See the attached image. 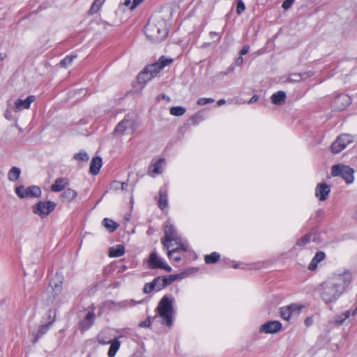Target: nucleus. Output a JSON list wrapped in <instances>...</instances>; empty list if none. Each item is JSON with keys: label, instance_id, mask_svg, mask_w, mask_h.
<instances>
[{"label": "nucleus", "instance_id": "774afa93", "mask_svg": "<svg viewBox=\"0 0 357 357\" xmlns=\"http://www.w3.org/2000/svg\"><path fill=\"white\" fill-rule=\"evenodd\" d=\"M131 4H132L131 0H125V1H124L125 6L130 7Z\"/></svg>", "mask_w": 357, "mask_h": 357}, {"label": "nucleus", "instance_id": "69168bd1", "mask_svg": "<svg viewBox=\"0 0 357 357\" xmlns=\"http://www.w3.org/2000/svg\"><path fill=\"white\" fill-rule=\"evenodd\" d=\"M121 185L122 186H121V190H125L128 186V183L126 182H121Z\"/></svg>", "mask_w": 357, "mask_h": 357}, {"label": "nucleus", "instance_id": "6e6d98bb", "mask_svg": "<svg viewBox=\"0 0 357 357\" xmlns=\"http://www.w3.org/2000/svg\"><path fill=\"white\" fill-rule=\"evenodd\" d=\"M319 263V262L316 261L314 258H312V259L311 260V262L310 263V264L308 266V269L310 271L316 270Z\"/></svg>", "mask_w": 357, "mask_h": 357}, {"label": "nucleus", "instance_id": "6e6552de", "mask_svg": "<svg viewBox=\"0 0 357 357\" xmlns=\"http://www.w3.org/2000/svg\"><path fill=\"white\" fill-rule=\"evenodd\" d=\"M16 195L21 199L27 197H39L41 195L40 188L38 185H31L26 188L20 185L15 188Z\"/></svg>", "mask_w": 357, "mask_h": 357}, {"label": "nucleus", "instance_id": "13d9d810", "mask_svg": "<svg viewBox=\"0 0 357 357\" xmlns=\"http://www.w3.org/2000/svg\"><path fill=\"white\" fill-rule=\"evenodd\" d=\"M311 238H312V241L316 243H320L321 242L319 235L316 233H312Z\"/></svg>", "mask_w": 357, "mask_h": 357}, {"label": "nucleus", "instance_id": "f03ea898", "mask_svg": "<svg viewBox=\"0 0 357 357\" xmlns=\"http://www.w3.org/2000/svg\"><path fill=\"white\" fill-rule=\"evenodd\" d=\"M174 298H170L167 296H164L160 301L156 311L161 318V323L168 327H171L174 320Z\"/></svg>", "mask_w": 357, "mask_h": 357}, {"label": "nucleus", "instance_id": "5fc2aeb1", "mask_svg": "<svg viewBox=\"0 0 357 357\" xmlns=\"http://www.w3.org/2000/svg\"><path fill=\"white\" fill-rule=\"evenodd\" d=\"M294 3V0H285L282 4V8L284 10H287L293 5Z\"/></svg>", "mask_w": 357, "mask_h": 357}, {"label": "nucleus", "instance_id": "b1692460", "mask_svg": "<svg viewBox=\"0 0 357 357\" xmlns=\"http://www.w3.org/2000/svg\"><path fill=\"white\" fill-rule=\"evenodd\" d=\"M149 75L148 77H146V79H152L156 75L161 71L160 69V67L158 66V63H153L150 65H148L144 69Z\"/></svg>", "mask_w": 357, "mask_h": 357}, {"label": "nucleus", "instance_id": "473e14b6", "mask_svg": "<svg viewBox=\"0 0 357 357\" xmlns=\"http://www.w3.org/2000/svg\"><path fill=\"white\" fill-rule=\"evenodd\" d=\"M311 238L312 233L304 235L303 236L297 240L296 245L302 247L307 245L310 241Z\"/></svg>", "mask_w": 357, "mask_h": 357}, {"label": "nucleus", "instance_id": "0e129e2a", "mask_svg": "<svg viewBox=\"0 0 357 357\" xmlns=\"http://www.w3.org/2000/svg\"><path fill=\"white\" fill-rule=\"evenodd\" d=\"M234 70V66L231 65L228 67L227 70L224 73V75H228L230 73H232Z\"/></svg>", "mask_w": 357, "mask_h": 357}, {"label": "nucleus", "instance_id": "864d4df0", "mask_svg": "<svg viewBox=\"0 0 357 357\" xmlns=\"http://www.w3.org/2000/svg\"><path fill=\"white\" fill-rule=\"evenodd\" d=\"M151 324V317H148L144 321L139 324V326L142 328L149 327Z\"/></svg>", "mask_w": 357, "mask_h": 357}, {"label": "nucleus", "instance_id": "a878e982", "mask_svg": "<svg viewBox=\"0 0 357 357\" xmlns=\"http://www.w3.org/2000/svg\"><path fill=\"white\" fill-rule=\"evenodd\" d=\"M110 347L107 353L109 357H114L120 348L121 342L118 337L110 341Z\"/></svg>", "mask_w": 357, "mask_h": 357}, {"label": "nucleus", "instance_id": "c756f323", "mask_svg": "<svg viewBox=\"0 0 357 357\" xmlns=\"http://www.w3.org/2000/svg\"><path fill=\"white\" fill-rule=\"evenodd\" d=\"M105 1V0H94L89 10V14L93 15L98 12L102 5L104 3Z\"/></svg>", "mask_w": 357, "mask_h": 357}, {"label": "nucleus", "instance_id": "f8f14e48", "mask_svg": "<svg viewBox=\"0 0 357 357\" xmlns=\"http://www.w3.org/2000/svg\"><path fill=\"white\" fill-rule=\"evenodd\" d=\"M134 121L130 119L129 115H126L122 121H121L116 126L114 132L116 135H123L129 129H132Z\"/></svg>", "mask_w": 357, "mask_h": 357}, {"label": "nucleus", "instance_id": "4d7b16f0", "mask_svg": "<svg viewBox=\"0 0 357 357\" xmlns=\"http://www.w3.org/2000/svg\"><path fill=\"white\" fill-rule=\"evenodd\" d=\"M209 36L211 38H213L215 36L217 38L216 42L219 43L221 40L222 36L220 33L215 31H211L209 33Z\"/></svg>", "mask_w": 357, "mask_h": 357}, {"label": "nucleus", "instance_id": "39448f33", "mask_svg": "<svg viewBox=\"0 0 357 357\" xmlns=\"http://www.w3.org/2000/svg\"><path fill=\"white\" fill-rule=\"evenodd\" d=\"M56 206V204L52 201H39L33 206V212L40 218H44L50 214L55 209Z\"/></svg>", "mask_w": 357, "mask_h": 357}, {"label": "nucleus", "instance_id": "4be33fe9", "mask_svg": "<svg viewBox=\"0 0 357 357\" xmlns=\"http://www.w3.org/2000/svg\"><path fill=\"white\" fill-rule=\"evenodd\" d=\"M285 99L286 93L282 91L273 93L271 97V102L275 105H282L285 102Z\"/></svg>", "mask_w": 357, "mask_h": 357}, {"label": "nucleus", "instance_id": "412c9836", "mask_svg": "<svg viewBox=\"0 0 357 357\" xmlns=\"http://www.w3.org/2000/svg\"><path fill=\"white\" fill-rule=\"evenodd\" d=\"M102 165V158L96 156L92 158L90 163L89 172L93 175H97Z\"/></svg>", "mask_w": 357, "mask_h": 357}, {"label": "nucleus", "instance_id": "338daca9", "mask_svg": "<svg viewBox=\"0 0 357 357\" xmlns=\"http://www.w3.org/2000/svg\"><path fill=\"white\" fill-rule=\"evenodd\" d=\"M225 102H226L225 100H224V99H220V100H219L217 102V105H218V106H221V105H224Z\"/></svg>", "mask_w": 357, "mask_h": 357}, {"label": "nucleus", "instance_id": "680f3d73", "mask_svg": "<svg viewBox=\"0 0 357 357\" xmlns=\"http://www.w3.org/2000/svg\"><path fill=\"white\" fill-rule=\"evenodd\" d=\"M243 64V59L241 56H239L235 60V65L237 66H241Z\"/></svg>", "mask_w": 357, "mask_h": 357}, {"label": "nucleus", "instance_id": "ea45409f", "mask_svg": "<svg viewBox=\"0 0 357 357\" xmlns=\"http://www.w3.org/2000/svg\"><path fill=\"white\" fill-rule=\"evenodd\" d=\"M97 341L100 344H107L110 343L109 338L107 337L106 333L104 332H100L98 334L96 337Z\"/></svg>", "mask_w": 357, "mask_h": 357}, {"label": "nucleus", "instance_id": "9b49d317", "mask_svg": "<svg viewBox=\"0 0 357 357\" xmlns=\"http://www.w3.org/2000/svg\"><path fill=\"white\" fill-rule=\"evenodd\" d=\"M282 327V324L279 321H268L260 326L259 332L266 334L276 333L281 331Z\"/></svg>", "mask_w": 357, "mask_h": 357}, {"label": "nucleus", "instance_id": "58836bf2", "mask_svg": "<svg viewBox=\"0 0 357 357\" xmlns=\"http://www.w3.org/2000/svg\"><path fill=\"white\" fill-rule=\"evenodd\" d=\"M152 281L155 286L156 291H159L161 289L165 288V284H163L162 277H161V276L156 277Z\"/></svg>", "mask_w": 357, "mask_h": 357}, {"label": "nucleus", "instance_id": "dca6fc26", "mask_svg": "<svg viewBox=\"0 0 357 357\" xmlns=\"http://www.w3.org/2000/svg\"><path fill=\"white\" fill-rule=\"evenodd\" d=\"M62 278L57 274L53 278L50 282V286L52 289L53 299L52 301L56 299V298L61 294L62 290Z\"/></svg>", "mask_w": 357, "mask_h": 357}, {"label": "nucleus", "instance_id": "bf43d9fd", "mask_svg": "<svg viewBox=\"0 0 357 357\" xmlns=\"http://www.w3.org/2000/svg\"><path fill=\"white\" fill-rule=\"evenodd\" d=\"M143 0H132V4L130 7L131 10L135 9L139 4L142 2Z\"/></svg>", "mask_w": 357, "mask_h": 357}, {"label": "nucleus", "instance_id": "37998d69", "mask_svg": "<svg viewBox=\"0 0 357 357\" xmlns=\"http://www.w3.org/2000/svg\"><path fill=\"white\" fill-rule=\"evenodd\" d=\"M290 312L291 317L296 314H299L301 307L296 304H291L286 307Z\"/></svg>", "mask_w": 357, "mask_h": 357}, {"label": "nucleus", "instance_id": "e2e57ef3", "mask_svg": "<svg viewBox=\"0 0 357 357\" xmlns=\"http://www.w3.org/2000/svg\"><path fill=\"white\" fill-rule=\"evenodd\" d=\"M259 100V96L257 95H254L248 101L249 104H252L256 102Z\"/></svg>", "mask_w": 357, "mask_h": 357}, {"label": "nucleus", "instance_id": "c9c22d12", "mask_svg": "<svg viewBox=\"0 0 357 357\" xmlns=\"http://www.w3.org/2000/svg\"><path fill=\"white\" fill-rule=\"evenodd\" d=\"M185 109L181 106L172 107L170 109V114L173 116H180L184 114Z\"/></svg>", "mask_w": 357, "mask_h": 357}, {"label": "nucleus", "instance_id": "cd10ccee", "mask_svg": "<svg viewBox=\"0 0 357 357\" xmlns=\"http://www.w3.org/2000/svg\"><path fill=\"white\" fill-rule=\"evenodd\" d=\"M220 259V255L216 252H213L210 255H206L204 257L206 264H213L218 262Z\"/></svg>", "mask_w": 357, "mask_h": 357}, {"label": "nucleus", "instance_id": "ddd939ff", "mask_svg": "<svg viewBox=\"0 0 357 357\" xmlns=\"http://www.w3.org/2000/svg\"><path fill=\"white\" fill-rule=\"evenodd\" d=\"M356 314L357 306H356L353 310H349L341 314H336L334 317V323L336 325L340 326L343 324L347 319H348L349 321L354 319Z\"/></svg>", "mask_w": 357, "mask_h": 357}, {"label": "nucleus", "instance_id": "c85d7f7f", "mask_svg": "<svg viewBox=\"0 0 357 357\" xmlns=\"http://www.w3.org/2000/svg\"><path fill=\"white\" fill-rule=\"evenodd\" d=\"M20 174V169L16 167H13L8 172V178L10 181H15L19 178Z\"/></svg>", "mask_w": 357, "mask_h": 357}, {"label": "nucleus", "instance_id": "423d86ee", "mask_svg": "<svg viewBox=\"0 0 357 357\" xmlns=\"http://www.w3.org/2000/svg\"><path fill=\"white\" fill-rule=\"evenodd\" d=\"M164 232L165 236L161 239L164 249L169 250L172 241H174L176 243H179L181 241V238L177 236L173 225L167 224L165 227Z\"/></svg>", "mask_w": 357, "mask_h": 357}, {"label": "nucleus", "instance_id": "2f4dec72", "mask_svg": "<svg viewBox=\"0 0 357 357\" xmlns=\"http://www.w3.org/2000/svg\"><path fill=\"white\" fill-rule=\"evenodd\" d=\"M181 275L176 274V275H169L167 276L162 277L163 279V284H165V287L172 284L174 282H175L177 279L180 278Z\"/></svg>", "mask_w": 357, "mask_h": 357}, {"label": "nucleus", "instance_id": "a211bd4d", "mask_svg": "<svg viewBox=\"0 0 357 357\" xmlns=\"http://www.w3.org/2000/svg\"><path fill=\"white\" fill-rule=\"evenodd\" d=\"M167 187L163 185L159 190V199L158 201V207L164 211L168 206Z\"/></svg>", "mask_w": 357, "mask_h": 357}, {"label": "nucleus", "instance_id": "9d476101", "mask_svg": "<svg viewBox=\"0 0 357 357\" xmlns=\"http://www.w3.org/2000/svg\"><path fill=\"white\" fill-rule=\"evenodd\" d=\"M149 267L151 269L161 268L164 269L167 272L172 271L170 266L163 261L162 258H160L155 252L150 254L148 260Z\"/></svg>", "mask_w": 357, "mask_h": 357}, {"label": "nucleus", "instance_id": "2eb2a0df", "mask_svg": "<svg viewBox=\"0 0 357 357\" xmlns=\"http://www.w3.org/2000/svg\"><path fill=\"white\" fill-rule=\"evenodd\" d=\"M36 100L35 96H29L25 100L17 99L15 102L13 110L15 112H18L22 109H27L30 108L31 104Z\"/></svg>", "mask_w": 357, "mask_h": 357}, {"label": "nucleus", "instance_id": "c03bdc74", "mask_svg": "<svg viewBox=\"0 0 357 357\" xmlns=\"http://www.w3.org/2000/svg\"><path fill=\"white\" fill-rule=\"evenodd\" d=\"M280 317L286 321H288L291 317L289 311L286 307H280Z\"/></svg>", "mask_w": 357, "mask_h": 357}, {"label": "nucleus", "instance_id": "8fccbe9b", "mask_svg": "<svg viewBox=\"0 0 357 357\" xmlns=\"http://www.w3.org/2000/svg\"><path fill=\"white\" fill-rule=\"evenodd\" d=\"M121 186H122L121 182L114 181L111 183L109 188L111 190L117 191L121 190Z\"/></svg>", "mask_w": 357, "mask_h": 357}, {"label": "nucleus", "instance_id": "052dcab7", "mask_svg": "<svg viewBox=\"0 0 357 357\" xmlns=\"http://www.w3.org/2000/svg\"><path fill=\"white\" fill-rule=\"evenodd\" d=\"M249 49H250L249 46H248V45L243 46L239 52L240 56H242L243 55L246 54L248 52Z\"/></svg>", "mask_w": 357, "mask_h": 357}, {"label": "nucleus", "instance_id": "3c124183", "mask_svg": "<svg viewBox=\"0 0 357 357\" xmlns=\"http://www.w3.org/2000/svg\"><path fill=\"white\" fill-rule=\"evenodd\" d=\"M302 79H303L302 75L297 74V73L291 74L288 78L289 82H299Z\"/></svg>", "mask_w": 357, "mask_h": 357}, {"label": "nucleus", "instance_id": "f704fd0d", "mask_svg": "<svg viewBox=\"0 0 357 357\" xmlns=\"http://www.w3.org/2000/svg\"><path fill=\"white\" fill-rule=\"evenodd\" d=\"M45 315L47 317V322L46 324L51 326L56 320V310L50 309L46 312Z\"/></svg>", "mask_w": 357, "mask_h": 357}, {"label": "nucleus", "instance_id": "bb28decb", "mask_svg": "<svg viewBox=\"0 0 357 357\" xmlns=\"http://www.w3.org/2000/svg\"><path fill=\"white\" fill-rule=\"evenodd\" d=\"M102 223L109 232L114 231L119 227L118 223L107 218H104Z\"/></svg>", "mask_w": 357, "mask_h": 357}, {"label": "nucleus", "instance_id": "72a5a7b5", "mask_svg": "<svg viewBox=\"0 0 357 357\" xmlns=\"http://www.w3.org/2000/svg\"><path fill=\"white\" fill-rule=\"evenodd\" d=\"M172 59H167L165 56H162L156 63L160 67V69L162 70L166 66L172 63Z\"/></svg>", "mask_w": 357, "mask_h": 357}, {"label": "nucleus", "instance_id": "a19ab883", "mask_svg": "<svg viewBox=\"0 0 357 357\" xmlns=\"http://www.w3.org/2000/svg\"><path fill=\"white\" fill-rule=\"evenodd\" d=\"M163 162H164V160L162 158L157 160L155 161V162L153 165L152 172L153 174H160L161 173L160 167Z\"/></svg>", "mask_w": 357, "mask_h": 357}, {"label": "nucleus", "instance_id": "e433bc0d", "mask_svg": "<svg viewBox=\"0 0 357 357\" xmlns=\"http://www.w3.org/2000/svg\"><path fill=\"white\" fill-rule=\"evenodd\" d=\"M176 244L178 245L177 248L172 249L171 250H168L167 255L169 257H172V255L174 253L178 252L181 250L183 251V252L187 251V250H188L187 246L185 245L184 244H182L181 241L179 243H176Z\"/></svg>", "mask_w": 357, "mask_h": 357}, {"label": "nucleus", "instance_id": "49530a36", "mask_svg": "<svg viewBox=\"0 0 357 357\" xmlns=\"http://www.w3.org/2000/svg\"><path fill=\"white\" fill-rule=\"evenodd\" d=\"M154 290L156 291V288L153 281L149 283H146L144 286L143 291L145 294H149Z\"/></svg>", "mask_w": 357, "mask_h": 357}, {"label": "nucleus", "instance_id": "a18cd8bd", "mask_svg": "<svg viewBox=\"0 0 357 357\" xmlns=\"http://www.w3.org/2000/svg\"><path fill=\"white\" fill-rule=\"evenodd\" d=\"M236 1V13L238 15L242 14L245 10V6L243 0Z\"/></svg>", "mask_w": 357, "mask_h": 357}, {"label": "nucleus", "instance_id": "0eeeda50", "mask_svg": "<svg viewBox=\"0 0 357 357\" xmlns=\"http://www.w3.org/2000/svg\"><path fill=\"white\" fill-rule=\"evenodd\" d=\"M354 142L353 137L349 134L339 135L331 146V151L333 154H337L347 148Z\"/></svg>", "mask_w": 357, "mask_h": 357}, {"label": "nucleus", "instance_id": "7c9ffc66", "mask_svg": "<svg viewBox=\"0 0 357 357\" xmlns=\"http://www.w3.org/2000/svg\"><path fill=\"white\" fill-rule=\"evenodd\" d=\"M109 302L112 304L116 305L119 308H126L128 307L132 306L137 303L134 300H125V301H121L118 303H116L114 301H109Z\"/></svg>", "mask_w": 357, "mask_h": 357}, {"label": "nucleus", "instance_id": "4468645a", "mask_svg": "<svg viewBox=\"0 0 357 357\" xmlns=\"http://www.w3.org/2000/svg\"><path fill=\"white\" fill-rule=\"evenodd\" d=\"M96 319V314L93 311H89L84 319L79 323V328L82 333L89 330L93 324Z\"/></svg>", "mask_w": 357, "mask_h": 357}, {"label": "nucleus", "instance_id": "4c0bfd02", "mask_svg": "<svg viewBox=\"0 0 357 357\" xmlns=\"http://www.w3.org/2000/svg\"><path fill=\"white\" fill-rule=\"evenodd\" d=\"M77 57V55H68L65 58L61 60L60 66L63 68H66L71 64L73 59Z\"/></svg>", "mask_w": 357, "mask_h": 357}, {"label": "nucleus", "instance_id": "f257e3e1", "mask_svg": "<svg viewBox=\"0 0 357 357\" xmlns=\"http://www.w3.org/2000/svg\"><path fill=\"white\" fill-rule=\"evenodd\" d=\"M352 281V275L349 271L333 276L321 284L319 294L326 304L336 301L344 293Z\"/></svg>", "mask_w": 357, "mask_h": 357}, {"label": "nucleus", "instance_id": "6ab92c4d", "mask_svg": "<svg viewBox=\"0 0 357 357\" xmlns=\"http://www.w3.org/2000/svg\"><path fill=\"white\" fill-rule=\"evenodd\" d=\"M69 181L67 178H58L51 185L50 189L52 192H58L63 190L68 185Z\"/></svg>", "mask_w": 357, "mask_h": 357}, {"label": "nucleus", "instance_id": "f3484780", "mask_svg": "<svg viewBox=\"0 0 357 357\" xmlns=\"http://www.w3.org/2000/svg\"><path fill=\"white\" fill-rule=\"evenodd\" d=\"M331 192V187L325 183L317 184L315 188V196L320 201H324L328 198Z\"/></svg>", "mask_w": 357, "mask_h": 357}, {"label": "nucleus", "instance_id": "20e7f679", "mask_svg": "<svg viewBox=\"0 0 357 357\" xmlns=\"http://www.w3.org/2000/svg\"><path fill=\"white\" fill-rule=\"evenodd\" d=\"M354 170L352 168L342 164L335 165L331 169V175L333 176H340L348 184L354 181Z\"/></svg>", "mask_w": 357, "mask_h": 357}, {"label": "nucleus", "instance_id": "aec40b11", "mask_svg": "<svg viewBox=\"0 0 357 357\" xmlns=\"http://www.w3.org/2000/svg\"><path fill=\"white\" fill-rule=\"evenodd\" d=\"M50 328V326L47 324H41L38 326V329L33 332L32 335L33 339L32 340V342L33 344L36 343L45 334L47 333Z\"/></svg>", "mask_w": 357, "mask_h": 357}, {"label": "nucleus", "instance_id": "603ef678", "mask_svg": "<svg viewBox=\"0 0 357 357\" xmlns=\"http://www.w3.org/2000/svg\"><path fill=\"white\" fill-rule=\"evenodd\" d=\"M326 257V254L325 252H322V251H319V252H317L314 257L313 258L315 259L316 261H317L318 262H321V261H323Z\"/></svg>", "mask_w": 357, "mask_h": 357}, {"label": "nucleus", "instance_id": "de8ad7c7", "mask_svg": "<svg viewBox=\"0 0 357 357\" xmlns=\"http://www.w3.org/2000/svg\"><path fill=\"white\" fill-rule=\"evenodd\" d=\"M149 75L148 73L144 70H143L137 76V80L138 82L142 84V83H146V82H148L149 80H150L151 79H146V77H148Z\"/></svg>", "mask_w": 357, "mask_h": 357}, {"label": "nucleus", "instance_id": "393cba45", "mask_svg": "<svg viewBox=\"0 0 357 357\" xmlns=\"http://www.w3.org/2000/svg\"><path fill=\"white\" fill-rule=\"evenodd\" d=\"M125 253V248L123 245L119 244L116 247H112L109 250V256L110 257H119Z\"/></svg>", "mask_w": 357, "mask_h": 357}, {"label": "nucleus", "instance_id": "09e8293b", "mask_svg": "<svg viewBox=\"0 0 357 357\" xmlns=\"http://www.w3.org/2000/svg\"><path fill=\"white\" fill-rule=\"evenodd\" d=\"M215 100L211 98H200L197 100V104L199 105H205L208 103H212Z\"/></svg>", "mask_w": 357, "mask_h": 357}, {"label": "nucleus", "instance_id": "1a4fd4ad", "mask_svg": "<svg viewBox=\"0 0 357 357\" xmlns=\"http://www.w3.org/2000/svg\"><path fill=\"white\" fill-rule=\"evenodd\" d=\"M351 103V98L347 94H340L335 97L331 103L333 110L340 112L347 108Z\"/></svg>", "mask_w": 357, "mask_h": 357}, {"label": "nucleus", "instance_id": "5701e85b", "mask_svg": "<svg viewBox=\"0 0 357 357\" xmlns=\"http://www.w3.org/2000/svg\"><path fill=\"white\" fill-rule=\"evenodd\" d=\"M77 193L75 190L71 188H67L61 195L62 202H70L76 198Z\"/></svg>", "mask_w": 357, "mask_h": 357}, {"label": "nucleus", "instance_id": "7ed1b4c3", "mask_svg": "<svg viewBox=\"0 0 357 357\" xmlns=\"http://www.w3.org/2000/svg\"><path fill=\"white\" fill-rule=\"evenodd\" d=\"M144 32L146 37L154 43L163 40L168 34V31L162 21L149 22L145 26Z\"/></svg>", "mask_w": 357, "mask_h": 357}, {"label": "nucleus", "instance_id": "79ce46f5", "mask_svg": "<svg viewBox=\"0 0 357 357\" xmlns=\"http://www.w3.org/2000/svg\"><path fill=\"white\" fill-rule=\"evenodd\" d=\"M74 158L77 160L87 162L89 158L85 151H80L79 153L74 155Z\"/></svg>", "mask_w": 357, "mask_h": 357}]
</instances>
